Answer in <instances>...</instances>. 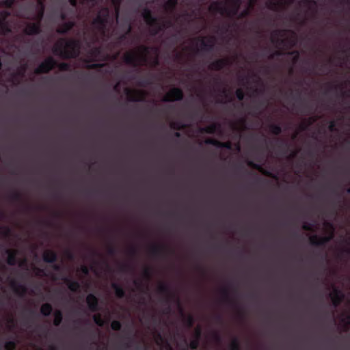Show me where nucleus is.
I'll use <instances>...</instances> for the list:
<instances>
[{"label":"nucleus","mask_w":350,"mask_h":350,"mask_svg":"<svg viewBox=\"0 0 350 350\" xmlns=\"http://www.w3.org/2000/svg\"><path fill=\"white\" fill-rule=\"evenodd\" d=\"M80 43L75 39L61 38L53 47V53L63 59L76 58L79 55Z\"/></svg>","instance_id":"1"},{"label":"nucleus","mask_w":350,"mask_h":350,"mask_svg":"<svg viewBox=\"0 0 350 350\" xmlns=\"http://www.w3.org/2000/svg\"><path fill=\"white\" fill-rule=\"evenodd\" d=\"M152 50V47L139 45L135 49L126 53L123 56L124 62L133 68H137L146 64L148 55Z\"/></svg>","instance_id":"2"},{"label":"nucleus","mask_w":350,"mask_h":350,"mask_svg":"<svg viewBox=\"0 0 350 350\" xmlns=\"http://www.w3.org/2000/svg\"><path fill=\"white\" fill-rule=\"evenodd\" d=\"M228 7L224 6L222 2L214 1L211 4L208 10L213 13H219L221 15H226L232 18L238 15L239 10L242 3L241 0H224Z\"/></svg>","instance_id":"3"},{"label":"nucleus","mask_w":350,"mask_h":350,"mask_svg":"<svg viewBox=\"0 0 350 350\" xmlns=\"http://www.w3.org/2000/svg\"><path fill=\"white\" fill-rule=\"evenodd\" d=\"M109 17V8L107 7H103L100 10L92 23L95 29L103 35L105 33L107 29Z\"/></svg>","instance_id":"4"},{"label":"nucleus","mask_w":350,"mask_h":350,"mask_svg":"<svg viewBox=\"0 0 350 350\" xmlns=\"http://www.w3.org/2000/svg\"><path fill=\"white\" fill-rule=\"evenodd\" d=\"M206 37H198V41L200 42V48L197 49V53H210L215 49V38L209 37L206 40Z\"/></svg>","instance_id":"5"},{"label":"nucleus","mask_w":350,"mask_h":350,"mask_svg":"<svg viewBox=\"0 0 350 350\" xmlns=\"http://www.w3.org/2000/svg\"><path fill=\"white\" fill-rule=\"evenodd\" d=\"M57 66V61L53 57H48L35 69L36 74L49 73Z\"/></svg>","instance_id":"6"},{"label":"nucleus","mask_w":350,"mask_h":350,"mask_svg":"<svg viewBox=\"0 0 350 350\" xmlns=\"http://www.w3.org/2000/svg\"><path fill=\"white\" fill-rule=\"evenodd\" d=\"M184 94L179 88L174 87L171 88L163 96V100L165 102L180 101L183 99Z\"/></svg>","instance_id":"7"},{"label":"nucleus","mask_w":350,"mask_h":350,"mask_svg":"<svg viewBox=\"0 0 350 350\" xmlns=\"http://www.w3.org/2000/svg\"><path fill=\"white\" fill-rule=\"evenodd\" d=\"M10 13L7 10L0 11V34L6 35L11 32V29L7 22Z\"/></svg>","instance_id":"8"},{"label":"nucleus","mask_w":350,"mask_h":350,"mask_svg":"<svg viewBox=\"0 0 350 350\" xmlns=\"http://www.w3.org/2000/svg\"><path fill=\"white\" fill-rule=\"evenodd\" d=\"M125 94L128 100L131 102H139L144 99V92L138 90L126 88Z\"/></svg>","instance_id":"9"},{"label":"nucleus","mask_w":350,"mask_h":350,"mask_svg":"<svg viewBox=\"0 0 350 350\" xmlns=\"http://www.w3.org/2000/svg\"><path fill=\"white\" fill-rule=\"evenodd\" d=\"M41 32V27L39 23H27L23 33L27 36L38 35Z\"/></svg>","instance_id":"10"},{"label":"nucleus","mask_w":350,"mask_h":350,"mask_svg":"<svg viewBox=\"0 0 350 350\" xmlns=\"http://www.w3.org/2000/svg\"><path fill=\"white\" fill-rule=\"evenodd\" d=\"M230 62L228 59L226 58H221L217 59L213 62L208 66V68L211 70H221L224 67L229 66L230 64Z\"/></svg>","instance_id":"11"},{"label":"nucleus","mask_w":350,"mask_h":350,"mask_svg":"<svg viewBox=\"0 0 350 350\" xmlns=\"http://www.w3.org/2000/svg\"><path fill=\"white\" fill-rule=\"evenodd\" d=\"M142 16L149 26L150 35H153V12L148 8H144L142 12Z\"/></svg>","instance_id":"12"},{"label":"nucleus","mask_w":350,"mask_h":350,"mask_svg":"<svg viewBox=\"0 0 350 350\" xmlns=\"http://www.w3.org/2000/svg\"><path fill=\"white\" fill-rule=\"evenodd\" d=\"M178 0H167L163 4V8L167 15L174 16Z\"/></svg>","instance_id":"13"},{"label":"nucleus","mask_w":350,"mask_h":350,"mask_svg":"<svg viewBox=\"0 0 350 350\" xmlns=\"http://www.w3.org/2000/svg\"><path fill=\"white\" fill-rule=\"evenodd\" d=\"M86 302L90 311L96 312L99 310L98 299L94 294L90 293L87 296Z\"/></svg>","instance_id":"14"},{"label":"nucleus","mask_w":350,"mask_h":350,"mask_svg":"<svg viewBox=\"0 0 350 350\" xmlns=\"http://www.w3.org/2000/svg\"><path fill=\"white\" fill-rule=\"evenodd\" d=\"M11 287L14 292L20 297H23L27 292V288L25 285L18 283L13 280L10 283Z\"/></svg>","instance_id":"15"},{"label":"nucleus","mask_w":350,"mask_h":350,"mask_svg":"<svg viewBox=\"0 0 350 350\" xmlns=\"http://www.w3.org/2000/svg\"><path fill=\"white\" fill-rule=\"evenodd\" d=\"M205 144L217 148H224L228 150L232 149V143L230 142H221L215 139L208 138L205 140Z\"/></svg>","instance_id":"16"},{"label":"nucleus","mask_w":350,"mask_h":350,"mask_svg":"<svg viewBox=\"0 0 350 350\" xmlns=\"http://www.w3.org/2000/svg\"><path fill=\"white\" fill-rule=\"evenodd\" d=\"M64 282L72 292H78L81 288L80 283L77 280H72L68 278H65L64 279Z\"/></svg>","instance_id":"17"},{"label":"nucleus","mask_w":350,"mask_h":350,"mask_svg":"<svg viewBox=\"0 0 350 350\" xmlns=\"http://www.w3.org/2000/svg\"><path fill=\"white\" fill-rule=\"evenodd\" d=\"M42 258L47 263H55L57 260V255L53 250H46L44 252Z\"/></svg>","instance_id":"18"},{"label":"nucleus","mask_w":350,"mask_h":350,"mask_svg":"<svg viewBox=\"0 0 350 350\" xmlns=\"http://www.w3.org/2000/svg\"><path fill=\"white\" fill-rule=\"evenodd\" d=\"M74 26L75 23L72 21L65 22L57 29V32L59 34H66L70 31Z\"/></svg>","instance_id":"19"},{"label":"nucleus","mask_w":350,"mask_h":350,"mask_svg":"<svg viewBox=\"0 0 350 350\" xmlns=\"http://www.w3.org/2000/svg\"><path fill=\"white\" fill-rule=\"evenodd\" d=\"M111 288L114 290L115 295H116V297H118L119 299H122V298L125 297V296H126L125 290L120 284H119L116 282H113L111 284Z\"/></svg>","instance_id":"20"},{"label":"nucleus","mask_w":350,"mask_h":350,"mask_svg":"<svg viewBox=\"0 0 350 350\" xmlns=\"http://www.w3.org/2000/svg\"><path fill=\"white\" fill-rule=\"evenodd\" d=\"M178 18V16L175 14L174 16L167 15V18H166L163 22V25L164 28H170L174 27L175 21Z\"/></svg>","instance_id":"21"},{"label":"nucleus","mask_w":350,"mask_h":350,"mask_svg":"<svg viewBox=\"0 0 350 350\" xmlns=\"http://www.w3.org/2000/svg\"><path fill=\"white\" fill-rule=\"evenodd\" d=\"M219 127L220 126L219 124L213 123L201 129V132L206 133L208 134H214L219 130Z\"/></svg>","instance_id":"22"},{"label":"nucleus","mask_w":350,"mask_h":350,"mask_svg":"<svg viewBox=\"0 0 350 350\" xmlns=\"http://www.w3.org/2000/svg\"><path fill=\"white\" fill-rule=\"evenodd\" d=\"M283 3V0H269L267 2L266 5L269 10L276 11Z\"/></svg>","instance_id":"23"},{"label":"nucleus","mask_w":350,"mask_h":350,"mask_svg":"<svg viewBox=\"0 0 350 350\" xmlns=\"http://www.w3.org/2000/svg\"><path fill=\"white\" fill-rule=\"evenodd\" d=\"M17 262L16 254L14 251L8 250L7 263L9 265L14 266Z\"/></svg>","instance_id":"24"},{"label":"nucleus","mask_w":350,"mask_h":350,"mask_svg":"<svg viewBox=\"0 0 350 350\" xmlns=\"http://www.w3.org/2000/svg\"><path fill=\"white\" fill-rule=\"evenodd\" d=\"M53 310L52 306L49 303H45L41 306L40 312L43 316L48 317Z\"/></svg>","instance_id":"25"},{"label":"nucleus","mask_w":350,"mask_h":350,"mask_svg":"<svg viewBox=\"0 0 350 350\" xmlns=\"http://www.w3.org/2000/svg\"><path fill=\"white\" fill-rule=\"evenodd\" d=\"M63 320V314L61 310H57L54 313L53 324L55 326H59Z\"/></svg>","instance_id":"26"},{"label":"nucleus","mask_w":350,"mask_h":350,"mask_svg":"<svg viewBox=\"0 0 350 350\" xmlns=\"http://www.w3.org/2000/svg\"><path fill=\"white\" fill-rule=\"evenodd\" d=\"M315 120L313 118H309L308 120H306L304 122L300 124L299 126V129L301 131H304L307 130L309 126H310Z\"/></svg>","instance_id":"27"},{"label":"nucleus","mask_w":350,"mask_h":350,"mask_svg":"<svg viewBox=\"0 0 350 350\" xmlns=\"http://www.w3.org/2000/svg\"><path fill=\"white\" fill-rule=\"evenodd\" d=\"M270 132L275 135H278L282 133V127L279 124H271L269 126Z\"/></svg>","instance_id":"28"},{"label":"nucleus","mask_w":350,"mask_h":350,"mask_svg":"<svg viewBox=\"0 0 350 350\" xmlns=\"http://www.w3.org/2000/svg\"><path fill=\"white\" fill-rule=\"evenodd\" d=\"M10 198L13 202H22L23 201V195L18 191H14L10 196Z\"/></svg>","instance_id":"29"},{"label":"nucleus","mask_w":350,"mask_h":350,"mask_svg":"<svg viewBox=\"0 0 350 350\" xmlns=\"http://www.w3.org/2000/svg\"><path fill=\"white\" fill-rule=\"evenodd\" d=\"M17 345V342L15 340L7 341L5 343V350H15Z\"/></svg>","instance_id":"30"},{"label":"nucleus","mask_w":350,"mask_h":350,"mask_svg":"<svg viewBox=\"0 0 350 350\" xmlns=\"http://www.w3.org/2000/svg\"><path fill=\"white\" fill-rule=\"evenodd\" d=\"M94 323L100 327H103L105 324V321L103 319L100 314H95L93 317Z\"/></svg>","instance_id":"31"},{"label":"nucleus","mask_w":350,"mask_h":350,"mask_svg":"<svg viewBox=\"0 0 350 350\" xmlns=\"http://www.w3.org/2000/svg\"><path fill=\"white\" fill-rule=\"evenodd\" d=\"M111 328L113 331H120L122 328V323L120 321L114 320L111 323Z\"/></svg>","instance_id":"32"},{"label":"nucleus","mask_w":350,"mask_h":350,"mask_svg":"<svg viewBox=\"0 0 350 350\" xmlns=\"http://www.w3.org/2000/svg\"><path fill=\"white\" fill-rule=\"evenodd\" d=\"M37 10H38L37 14L36 15V16L34 17L33 19L36 20L37 23H39L40 24V23L44 17V10H43L42 9H37Z\"/></svg>","instance_id":"33"},{"label":"nucleus","mask_w":350,"mask_h":350,"mask_svg":"<svg viewBox=\"0 0 350 350\" xmlns=\"http://www.w3.org/2000/svg\"><path fill=\"white\" fill-rule=\"evenodd\" d=\"M301 227H302L303 230H304L306 231H311V230H312V229L314 228V224L312 222L304 221L302 223Z\"/></svg>","instance_id":"34"},{"label":"nucleus","mask_w":350,"mask_h":350,"mask_svg":"<svg viewBox=\"0 0 350 350\" xmlns=\"http://www.w3.org/2000/svg\"><path fill=\"white\" fill-rule=\"evenodd\" d=\"M288 55L293 56V62L294 64L297 63L299 59V52L297 50L292 51L288 53Z\"/></svg>","instance_id":"35"},{"label":"nucleus","mask_w":350,"mask_h":350,"mask_svg":"<svg viewBox=\"0 0 350 350\" xmlns=\"http://www.w3.org/2000/svg\"><path fill=\"white\" fill-rule=\"evenodd\" d=\"M251 10L252 8H250V7L247 9H245L244 10H243L242 12H241L239 14H238V18L239 19H242V18H244L247 16H248L250 14V12H251Z\"/></svg>","instance_id":"36"},{"label":"nucleus","mask_w":350,"mask_h":350,"mask_svg":"<svg viewBox=\"0 0 350 350\" xmlns=\"http://www.w3.org/2000/svg\"><path fill=\"white\" fill-rule=\"evenodd\" d=\"M56 66H58L59 69L62 71H68L70 68V64L66 62L60 63L58 65L57 64Z\"/></svg>","instance_id":"37"},{"label":"nucleus","mask_w":350,"mask_h":350,"mask_svg":"<svg viewBox=\"0 0 350 350\" xmlns=\"http://www.w3.org/2000/svg\"><path fill=\"white\" fill-rule=\"evenodd\" d=\"M342 295L340 292L338 291H334L332 294V299L335 304H337L338 301H339Z\"/></svg>","instance_id":"38"},{"label":"nucleus","mask_w":350,"mask_h":350,"mask_svg":"<svg viewBox=\"0 0 350 350\" xmlns=\"http://www.w3.org/2000/svg\"><path fill=\"white\" fill-rule=\"evenodd\" d=\"M236 96L239 100H243L245 98L244 91L241 88H239L236 90Z\"/></svg>","instance_id":"39"},{"label":"nucleus","mask_w":350,"mask_h":350,"mask_svg":"<svg viewBox=\"0 0 350 350\" xmlns=\"http://www.w3.org/2000/svg\"><path fill=\"white\" fill-rule=\"evenodd\" d=\"M154 69L159 65V49L154 44Z\"/></svg>","instance_id":"40"},{"label":"nucleus","mask_w":350,"mask_h":350,"mask_svg":"<svg viewBox=\"0 0 350 350\" xmlns=\"http://www.w3.org/2000/svg\"><path fill=\"white\" fill-rule=\"evenodd\" d=\"M15 0H4L2 1L1 5L7 8H11L14 4Z\"/></svg>","instance_id":"41"},{"label":"nucleus","mask_w":350,"mask_h":350,"mask_svg":"<svg viewBox=\"0 0 350 350\" xmlns=\"http://www.w3.org/2000/svg\"><path fill=\"white\" fill-rule=\"evenodd\" d=\"M104 66V64H90L87 66V68L89 69H98L103 68Z\"/></svg>","instance_id":"42"},{"label":"nucleus","mask_w":350,"mask_h":350,"mask_svg":"<svg viewBox=\"0 0 350 350\" xmlns=\"http://www.w3.org/2000/svg\"><path fill=\"white\" fill-rule=\"evenodd\" d=\"M307 241H333L331 238H323V239H317L316 237H310ZM340 241H350V239H340Z\"/></svg>","instance_id":"43"},{"label":"nucleus","mask_w":350,"mask_h":350,"mask_svg":"<svg viewBox=\"0 0 350 350\" xmlns=\"http://www.w3.org/2000/svg\"><path fill=\"white\" fill-rule=\"evenodd\" d=\"M170 126L173 129L180 130L183 127V125L179 122H173L170 124Z\"/></svg>","instance_id":"44"},{"label":"nucleus","mask_w":350,"mask_h":350,"mask_svg":"<svg viewBox=\"0 0 350 350\" xmlns=\"http://www.w3.org/2000/svg\"><path fill=\"white\" fill-rule=\"evenodd\" d=\"M147 243H148V247L149 258H153V241L147 242Z\"/></svg>","instance_id":"45"},{"label":"nucleus","mask_w":350,"mask_h":350,"mask_svg":"<svg viewBox=\"0 0 350 350\" xmlns=\"http://www.w3.org/2000/svg\"><path fill=\"white\" fill-rule=\"evenodd\" d=\"M284 55V53L280 51V50H278V51H275L273 53L271 54L269 56V59H274V57L275 56H281Z\"/></svg>","instance_id":"46"},{"label":"nucleus","mask_w":350,"mask_h":350,"mask_svg":"<svg viewBox=\"0 0 350 350\" xmlns=\"http://www.w3.org/2000/svg\"><path fill=\"white\" fill-rule=\"evenodd\" d=\"M247 165L256 170H262V167L260 165L257 164V163H254L253 161H250L247 162Z\"/></svg>","instance_id":"47"},{"label":"nucleus","mask_w":350,"mask_h":350,"mask_svg":"<svg viewBox=\"0 0 350 350\" xmlns=\"http://www.w3.org/2000/svg\"><path fill=\"white\" fill-rule=\"evenodd\" d=\"M123 220L126 223L133 222L134 220V216L133 215H126L124 217Z\"/></svg>","instance_id":"48"},{"label":"nucleus","mask_w":350,"mask_h":350,"mask_svg":"<svg viewBox=\"0 0 350 350\" xmlns=\"http://www.w3.org/2000/svg\"><path fill=\"white\" fill-rule=\"evenodd\" d=\"M168 215L169 217L172 219H179V217L178 215V213L176 211H171L168 213Z\"/></svg>","instance_id":"49"},{"label":"nucleus","mask_w":350,"mask_h":350,"mask_svg":"<svg viewBox=\"0 0 350 350\" xmlns=\"http://www.w3.org/2000/svg\"><path fill=\"white\" fill-rule=\"evenodd\" d=\"M328 129L332 132L336 131V123L334 120L329 122Z\"/></svg>","instance_id":"50"},{"label":"nucleus","mask_w":350,"mask_h":350,"mask_svg":"<svg viewBox=\"0 0 350 350\" xmlns=\"http://www.w3.org/2000/svg\"><path fill=\"white\" fill-rule=\"evenodd\" d=\"M189 221L190 224H202L204 223L203 221H202L200 219H197L193 218V217L190 218Z\"/></svg>","instance_id":"51"},{"label":"nucleus","mask_w":350,"mask_h":350,"mask_svg":"<svg viewBox=\"0 0 350 350\" xmlns=\"http://www.w3.org/2000/svg\"><path fill=\"white\" fill-rule=\"evenodd\" d=\"M154 37H155L156 35L158 33V29H159V28H158V19H157V16H156L155 13H154Z\"/></svg>","instance_id":"52"},{"label":"nucleus","mask_w":350,"mask_h":350,"mask_svg":"<svg viewBox=\"0 0 350 350\" xmlns=\"http://www.w3.org/2000/svg\"><path fill=\"white\" fill-rule=\"evenodd\" d=\"M32 209H33L32 206H31L28 204H26L23 208V212H24L25 213H28L31 212Z\"/></svg>","instance_id":"53"},{"label":"nucleus","mask_w":350,"mask_h":350,"mask_svg":"<svg viewBox=\"0 0 350 350\" xmlns=\"http://www.w3.org/2000/svg\"><path fill=\"white\" fill-rule=\"evenodd\" d=\"M38 4H37V9H42L44 10L45 7L44 4L43 0H37Z\"/></svg>","instance_id":"54"},{"label":"nucleus","mask_w":350,"mask_h":350,"mask_svg":"<svg viewBox=\"0 0 350 350\" xmlns=\"http://www.w3.org/2000/svg\"><path fill=\"white\" fill-rule=\"evenodd\" d=\"M131 27L129 25L127 32L126 33L120 36V40H124L126 38L127 35L131 32Z\"/></svg>","instance_id":"55"},{"label":"nucleus","mask_w":350,"mask_h":350,"mask_svg":"<svg viewBox=\"0 0 350 350\" xmlns=\"http://www.w3.org/2000/svg\"><path fill=\"white\" fill-rule=\"evenodd\" d=\"M62 213L61 212H59V211H54L53 213V217L55 219H60L62 217Z\"/></svg>","instance_id":"56"},{"label":"nucleus","mask_w":350,"mask_h":350,"mask_svg":"<svg viewBox=\"0 0 350 350\" xmlns=\"http://www.w3.org/2000/svg\"><path fill=\"white\" fill-rule=\"evenodd\" d=\"M112 2L116 6V14H118V12H119V5L120 3V0H112Z\"/></svg>","instance_id":"57"},{"label":"nucleus","mask_w":350,"mask_h":350,"mask_svg":"<svg viewBox=\"0 0 350 350\" xmlns=\"http://www.w3.org/2000/svg\"><path fill=\"white\" fill-rule=\"evenodd\" d=\"M148 273L150 278H151L153 275V267L151 265L148 267Z\"/></svg>","instance_id":"58"},{"label":"nucleus","mask_w":350,"mask_h":350,"mask_svg":"<svg viewBox=\"0 0 350 350\" xmlns=\"http://www.w3.org/2000/svg\"><path fill=\"white\" fill-rule=\"evenodd\" d=\"M258 1V0H250V1H249V7H250V8H252H252H254V6L255 3H256Z\"/></svg>","instance_id":"59"},{"label":"nucleus","mask_w":350,"mask_h":350,"mask_svg":"<svg viewBox=\"0 0 350 350\" xmlns=\"http://www.w3.org/2000/svg\"><path fill=\"white\" fill-rule=\"evenodd\" d=\"M98 0H82V3H83L84 1H86L89 3H91L92 5H94Z\"/></svg>","instance_id":"60"},{"label":"nucleus","mask_w":350,"mask_h":350,"mask_svg":"<svg viewBox=\"0 0 350 350\" xmlns=\"http://www.w3.org/2000/svg\"><path fill=\"white\" fill-rule=\"evenodd\" d=\"M6 217L5 212L0 209V221L4 219Z\"/></svg>","instance_id":"61"},{"label":"nucleus","mask_w":350,"mask_h":350,"mask_svg":"<svg viewBox=\"0 0 350 350\" xmlns=\"http://www.w3.org/2000/svg\"><path fill=\"white\" fill-rule=\"evenodd\" d=\"M81 271L85 275L88 274L89 272L88 268L86 266H82Z\"/></svg>","instance_id":"62"},{"label":"nucleus","mask_w":350,"mask_h":350,"mask_svg":"<svg viewBox=\"0 0 350 350\" xmlns=\"http://www.w3.org/2000/svg\"><path fill=\"white\" fill-rule=\"evenodd\" d=\"M68 1L72 7H76L77 5L78 0H68Z\"/></svg>","instance_id":"63"},{"label":"nucleus","mask_w":350,"mask_h":350,"mask_svg":"<svg viewBox=\"0 0 350 350\" xmlns=\"http://www.w3.org/2000/svg\"><path fill=\"white\" fill-rule=\"evenodd\" d=\"M297 154V151H293L289 155V159H294Z\"/></svg>","instance_id":"64"}]
</instances>
